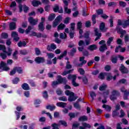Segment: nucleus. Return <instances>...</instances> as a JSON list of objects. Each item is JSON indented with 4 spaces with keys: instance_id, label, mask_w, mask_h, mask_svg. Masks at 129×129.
I'll return each mask as SVG.
<instances>
[{
    "instance_id": "nucleus-1",
    "label": "nucleus",
    "mask_w": 129,
    "mask_h": 129,
    "mask_svg": "<svg viewBox=\"0 0 129 129\" xmlns=\"http://www.w3.org/2000/svg\"><path fill=\"white\" fill-rule=\"evenodd\" d=\"M67 79L66 78L62 77L61 75H58L57 76V81H54L52 82L51 86L52 87L56 86V85H59V84H63L65 85L67 84Z\"/></svg>"
},
{
    "instance_id": "nucleus-2",
    "label": "nucleus",
    "mask_w": 129,
    "mask_h": 129,
    "mask_svg": "<svg viewBox=\"0 0 129 129\" xmlns=\"http://www.w3.org/2000/svg\"><path fill=\"white\" fill-rule=\"evenodd\" d=\"M30 37H37V38H44V39L47 38V35L45 34H42L41 33H37L36 32L32 31L31 34H29Z\"/></svg>"
},
{
    "instance_id": "nucleus-3",
    "label": "nucleus",
    "mask_w": 129,
    "mask_h": 129,
    "mask_svg": "<svg viewBox=\"0 0 129 129\" xmlns=\"http://www.w3.org/2000/svg\"><path fill=\"white\" fill-rule=\"evenodd\" d=\"M119 95V92L118 91L113 90L112 91V94L110 96V99L112 101H114V100H116L117 99V96Z\"/></svg>"
},
{
    "instance_id": "nucleus-4",
    "label": "nucleus",
    "mask_w": 129,
    "mask_h": 129,
    "mask_svg": "<svg viewBox=\"0 0 129 129\" xmlns=\"http://www.w3.org/2000/svg\"><path fill=\"white\" fill-rule=\"evenodd\" d=\"M11 69L10 67H8V64L7 62H5L4 61H1L0 62V70L3 71H9Z\"/></svg>"
},
{
    "instance_id": "nucleus-5",
    "label": "nucleus",
    "mask_w": 129,
    "mask_h": 129,
    "mask_svg": "<svg viewBox=\"0 0 129 129\" xmlns=\"http://www.w3.org/2000/svg\"><path fill=\"white\" fill-rule=\"evenodd\" d=\"M84 59H85V56L80 57L79 61L81 62L80 63L77 64L76 66H78V67H83V65H85V64L87 63V61Z\"/></svg>"
},
{
    "instance_id": "nucleus-6",
    "label": "nucleus",
    "mask_w": 129,
    "mask_h": 129,
    "mask_svg": "<svg viewBox=\"0 0 129 129\" xmlns=\"http://www.w3.org/2000/svg\"><path fill=\"white\" fill-rule=\"evenodd\" d=\"M38 19H35L32 17H30L28 18V22L31 26H36L38 24Z\"/></svg>"
},
{
    "instance_id": "nucleus-7",
    "label": "nucleus",
    "mask_w": 129,
    "mask_h": 129,
    "mask_svg": "<svg viewBox=\"0 0 129 129\" xmlns=\"http://www.w3.org/2000/svg\"><path fill=\"white\" fill-rule=\"evenodd\" d=\"M99 29L102 33H105L107 31V28L105 27V23L101 22L99 26Z\"/></svg>"
},
{
    "instance_id": "nucleus-8",
    "label": "nucleus",
    "mask_w": 129,
    "mask_h": 129,
    "mask_svg": "<svg viewBox=\"0 0 129 129\" xmlns=\"http://www.w3.org/2000/svg\"><path fill=\"white\" fill-rule=\"evenodd\" d=\"M119 71H120L122 74H127L128 73V69L124 67L123 64H121V66L119 69Z\"/></svg>"
},
{
    "instance_id": "nucleus-9",
    "label": "nucleus",
    "mask_w": 129,
    "mask_h": 129,
    "mask_svg": "<svg viewBox=\"0 0 129 129\" xmlns=\"http://www.w3.org/2000/svg\"><path fill=\"white\" fill-rule=\"evenodd\" d=\"M94 33H95V35L96 36L95 39V41H97L98 40H99V39H100V38H101V36H102V34H101V33H99V32L98 31V29L97 28H95L94 30Z\"/></svg>"
},
{
    "instance_id": "nucleus-10",
    "label": "nucleus",
    "mask_w": 129,
    "mask_h": 129,
    "mask_svg": "<svg viewBox=\"0 0 129 129\" xmlns=\"http://www.w3.org/2000/svg\"><path fill=\"white\" fill-rule=\"evenodd\" d=\"M34 61L37 64H41V63H45V58L43 57L37 56L35 58Z\"/></svg>"
},
{
    "instance_id": "nucleus-11",
    "label": "nucleus",
    "mask_w": 129,
    "mask_h": 129,
    "mask_svg": "<svg viewBox=\"0 0 129 129\" xmlns=\"http://www.w3.org/2000/svg\"><path fill=\"white\" fill-rule=\"evenodd\" d=\"M11 37L14 38V40L16 41V42H18L19 40H20V37H19V34L16 31H13L11 34Z\"/></svg>"
},
{
    "instance_id": "nucleus-12",
    "label": "nucleus",
    "mask_w": 129,
    "mask_h": 129,
    "mask_svg": "<svg viewBox=\"0 0 129 129\" xmlns=\"http://www.w3.org/2000/svg\"><path fill=\"white\" fill-rule=\"evenodd\" d=\"M77 98H78V97L75 96L74 93H72L71 95L69 97L68 100L70 102H72V101H75Z\"/></svg>"
},
{
    "instance_id": "nucleus-13",
    "label": "nucleus",
    "mask_w": 129,
    "mask_h": 129,
    "mask_svg": "<svg viewBox=\"0 0 129 129\" xmlns=\"http://www.w3.org/2000/svg\"><path fill=\"white\" fill-rule=\"evenodd\" d=\"M17 28V23L15 22H12L9 24V29L11 31H14Z\"/></svg>"
},
{
    "instance_id": "nucleus-14",
    "label": "nucleus",
    "mask_w": 129,
    "mask_h": 129,
    "mask_svg": "<svg viewBox=\"0 0 129 129\" xmlns=\"http://www.w3.org/2000/svg\"><path fill=\"white\" fill-rule=\"evenodd\" d=\"M55 49H57V46L54 43H51L50 45H47V50L48 51H52V50H55Z\"/></svg>"
},
{
    "instance_id": "nucleus-15",
    "label": "nucleus",
    "mask_w": 129,
    "mask_h": 129,
    "mask_svg": "<svg viewBox=\"0 0 129 129\" xmlns=\"http://www.w3.org/2000/svg\"><path fill=\"white\" fill-rule=\"evenodd\" d=\"M80 114L79 112L75 113L70 112L69 113V116H70V119H72V118H75L76 116H78Z\"/></svg>"
},
{
    "instance_id": "nucleus-16",
    "label": "nucleus",
    "mask_w": 129,
    "mask_h": 129,
    "mask_svg": "<svg viewBox=\"0 0 129 129\" xmlns=\"http://www.w3.org/2000/svg\"><path fill=\"white\" fill-rule=\"evenodd\" d=\"M77 52V48H73L71 50L70 52H68V54L69 56H71V57H74V56L75 55V53Z\"/></svg>"
},
{
    "instance_id": "nucleus-17",
    "label": "nucleus",
    "mask_w": 129,
    "mask_h": 129,
    "mask_svg": "<svg viewBox=\"0 0 129 129\" xmlns=\"http://www.w3.org/2000/svg\"><path fill=\"white\" fill-rule=\"evenodd\" d=\"M88 50H89L92 52V51H94L95 50H97V45L96 44H92L88 46Z\"/></svg>"
},
{
    "instance_id": "nucleus-18",
    "label": "nucleus",
    "mask_w": 129,
    "mask_h": 129,
    "mask_svg": "<svg viewBox=\"0 0 129 129\" xmlns=\"http://www.w3.org/2000/svg\"><path fill=\"white\" fill-rule=\"evenodd\" d=\"M66 105H67V103L65 102H59L56 103V106L58 107H61L62 108H65V107H66Z\"/></svg>"
},
{
    "instance_id": "nucleus-19",
    "label": "nucleus",
    "mask_w": 129,
    "mask_h": 129,
    "mask_svg": "<svg viewBox=\"0 0 129 129\" xmlns=\"http://www.w3.org/2000/svg\"><path fill=\"white\" fill-rule=\"evenodd\" d=\"M17 45L19 48H22L23 46L26 47L27 46V42L25 41H20L18 43Z\"/></svg>"
},
{
    "instance_id": "nucleus-20",
    "label": "nucleus",
    "mask_w": 129,
    "mask_h": 129,
    "mask_svg": "<svg viewBox=\"0 0 129 129\" xmlns=\"http://www.w3.org/2000/svg\"><path fill=\"white\" fill-rule=\"evenodd\" d=\"M100 52H104L105 50H107V46L106 44H103L102 46L99 47V49Z\"/></svg>"
},
{
    "instance_id": "nucleus-21",
    "label": "nucleus",
    "mask_w": 129,
    "mask_h": 129,
    "mask_svg": "<svg viewBox=\"0 0 129 129\" xmlns=\"http://www.w3.org/2000/svg\"><path fill=\"white\" fill-rule=\"evenodd\" d=\"M44 30H45L44 23H43V22H40L38 25V31H40V32H44Z\"/></svg>"
},
{
    "instance_id": "nucleus-22",
    "label": "nucleus",
    "mask_w": 129,
    "mask_h": 129,
    "mask_svg": "<svg viewBox=\"0 0 129 129\" xmlns=\"http://www.w3.org/2000/svg\"><path fill=\"white\" fill-rule=\"evenodd\" d=\"M24 90H30V86L27 83H23L21 86Z\"/></svg>"
},
{
    "instance_id": "nucleus-23",
    "label": "nucleus",
    "mask_w": 129,
    "mask_h": 129,
    "mask_svg": "<svg viewBox=\"0 0 129 129\" xmlns=\"http://www.w3.org/2000/svg\"><path fill=\"white\" fill-rule=\"evenodd\" d=\"M32 5L33 6V7H38V6H40V5H42V3H41V2L38 1L37 0H33L32 2Z\"/></svg>"
},
{
    "instance_id": "nucleus-24",
    "label": "nucleus",
    "mask_w": 129,
    "mask_h": 129,
    "mask_svg": "<svg viewBox=\"0 0 129 129\" xmlns=\"http://www.w3.org/2000/svg\"><path fill=\"white\" fill-rule=\"evenodd\" d=\"M15 71L18 73V74H23V69L20 67H15Z\"/></svg>"
},
{
    "instance_id": "nucleus-25",
    "label": "nucleus",
    "mask_w": 129,
    "mask_h": 129,
    "mask_svg": "<svg viewBox=\"0 0 129 129\" xmlns=\"http://www.w3.org/2000/svg\"><path fill=\"white\" fill-rule=\"evenodd\" d=\"M68 79L69 80H75V79H77V76H76V75H71L70 74L68 76Z\"/></svg>"
},
{
    "instance_id": "nucleus-26",
    "label": "nucleus",
    "mask_w": 129,
    "mask_h": 129,
    "mask_svg": "<svg viewBox=\"0 0 129 129\" xmlns=\"http://www.w3.org/2000/svg\"><path fill=\"white\" fill-rule=\"evenodd\" d=\"M55 18H56V15H55V14L52 13L49 15L48 20L50 22H51V21H53V20L55 19Z\"/></svg>"
},
{
    "instance_id": "nucleus-27",
    "label": "nucleus",
    "mask_w": 129,
    "mask_h": 129,
    "mask_svg": "<svg viewBox=\"0 0 129 129\" xmlns=\"http://www.w3.org/2000/svg\"><path fill=\"white\" fill-rule=\"evenodd\" d=\"M115 30L118 34L123 32V30H122V28H121V27H120V26H116L115 28Z\"/></svg>"
},
{
    "instance_id": "nucleus-28",
    "label": "nucleus",
    "mask_w": 129,
    "mask_h": 129,
    "mask_svg": "<svg viewBox=\"0 0 129 129\" xmlns=\"http://www.w3.org/2000/svg\"><path fill=\"white\" fill-rule=\"evenodd\" d=\"M46 108L47 109H49L50 111H53V110H54V109H56V106L55 105H48L46 106Z\"/></svg>"
},
{
    "instance_id": "nucleus-29",
    "label": "nucleus",
    "mask_w": 129,
    "mask_h": 129,
    "mask_svg": "<svg viewBox=\"0 0 129 129\" xmlns=\"http://www.w3.org/2000/svg\"><path fill=\"white\" fill-rule=\"evenodd\" d=\"M86 120H88V118L85 115L80 116L79 118V121H86Z\"/></svg>"
},
{
    "instance_id": "nucleus-30",
    "label": "nucleus",
    "mask_w": 129,
    "mask_h": 129,
    "mask_svg": "<svg viewBox=\"0 0 129 129\" xmlns=\"http://www.w3.org/2000/svg\"><path fill=\"white\" fill-rule=\"evenodd\" d=\"M74 107L79 110H81V106L78 103V102L74 103Z\"/></svg>"
},
{
    "instance_id": "nucleus-31",
    "label": "nucleus",
    "mask_w": 129,
    "mask_h": 129,
    "mask_svg": "<svg viewBox=\"0 0 129 129\" xmlns=\"http://www.w3.org/2000/svg\"><path fill=\"white\" fill-rule=\"evenodd\" d=\"M110 60L113 64H116L117 63V56L113 57V56H112Z\"/></svg>"
},
{
    "instance_id": "nucleus-32",
    "label": "nucleus",
    "mask_w": 129,
    "mask_h": 129,
    "mask_svg": "<svg viewBox=\"0 0 129 129\" xmlns=\"http://www.w3.org/2000/svg\"><path fill=\"white\" fill-rule=\"evenodd\" d=\"M66 27V25L63 23H60L57 27L58 31L60 30H64V28Z\"/></svg>"
},
{
    "instance_id": "nucleus-33",
    "label": "nucleus",
    "mask_w": 129,
    "mask_h": 129,
    "mask_svg": "<svg viewBox=\"0 0 129 129\" xmlns=\"http://www.w3.org/2000/svg\"><path fill=\"white\" fill-rule=\"evenodd\" d=\"M87 9L86 8H83L82 10V16L83 17H87L89 14L86 13Z\"/></svg>"
},
{
    "instance_id": "nucleus-34",
    "label": "nucleus",
    "mask_w": 129,
    "mask_h": 129,
    "mask_svg": "<svg viewBox=\"0 0 129 129\" xmlns=\"http://www.w3.org/2000/svg\"><path fill=\"white\" fill-rule=\"evenodd\" d=\"M103 108H105L106 110L108 111H110L111 110V107L108 105L104 104L102 106Z\"/></svg>"
},
{
    "instance_id": "nucleus-35",
    "label": "nucleus",
    "mask_w": 129,
    "mask_h": 129,
    "mask_svg": "<svg viewBox=\"0 0 129 129\" xmlns=\"http://www.w3.org/2000/svg\"><path fill=\"white\" fill-rule=\"evenodd\" d=\"M92 21L93 26H94V25L96 24V15L94 14L92 15Z\"/></svg>"
},
{
    "instance_id": "nucleus-36",
    "label": "nucleus",
    "mask_w": 129,
    "mask_h": 129,
    "mask_svg": "<svg viewBox=\"0 0 129 129\" xmlns=\"http://www.w3.org/2000/svg\"><path fill=\"white\" fill-rule=\"evenodd\" d=\"M58 123L61 124V125H63V126H67L68 125L67 124V122L65 120H60L58 121Z\"/></svg>"
},
{
    "instance_id": "nucleus-37",
    "label": "nucleus",
    "mask_w": 129,
    "mask_h": 129,
    "mask_svg": "<svg viewBox=\"0 0 129 129\" xmlns=\"http://www.w3.org/2000/svg\"><path fill=\"white\" fill-rule=\"evenodd\" d=\"M119 115V112H118L116 110H114L112 112V117H115L116 116H118Z\"/></svg>"
},
{
    "instance_id": "nucleus-38",
    "label": "nucleus",
    "mask_w": 129,
    "mask_h": 129,
    "mask_svg": "<svg viewBox=\"0 0 129 129\" xmlns=\"http://www.w3.org/2000/svg\"><path fill=\"white\" fill-rule=\"evenodd\" d=\"M107 88V85H102L99 87V89L100 91H104Z\"/></svg>"
},
{
    "instance_id": "nucleus-39",
    "label": "nucleus",
    "mask_w": 129,
    "mask_h": 129,
    "mask_svg": "<svg viewBox=\"0 0 129 129\" xmlns=\"http://www.w3.org/2000/svg\"><path fill=\"white\" fill-rule=\"evenodd\" d=\"M82 81L85 85H87V84H88V79H87V77H83L82 78Z\"/></svg>"
},
{
    "instance_id": "nucleus-40",
    "label": "nucleus",
    "mask_w": 129,
    "mask_h": 129,
    "mask_svg": "<svg viewBox=\"0 0 129 129\" xmlns=\"http://www.w3.org/2000/svg\"><path fill=\"white\" fill-rule=\"evenodd\" d=\"M109 21L110 23V28H112V27H113V17H112V16H110V19Z\"/></svg>"
},
{
    "instance_id": "nucleus-41",
    "label": "nucleus",
    "mask_w": 129,
    "mask_h": 129,
    "mask_svg": "<svg viewBox=\"0 0 129 129\" xmlns=\"http://www.w3.org/2000/svg\"><path fill=\"white\" fill-rule=\"evenodd\" d=\"M113 41V37H109L108 40L107 41V46H110V44H111V42H112Z\"/></svg>"
},
{
    "instance_id": "nucleus-42",
    "label": "nucleus",
    "mask_w": 129,
    "mask_h": 129,
    "mask_svg": "<svg viewBox=\"0 0 129 129\" xmlns=\"http://www.w3.org/2000/svg\"><path fill=\"white\" fill-rule=\"evenodd\" d=\"M108 7H109V8L111 7H116V3L114 2H110L108 3Z\"/></svg>"
},
{
    "instance_id": "nucleus-43",
    "label": "nucleus",
    "mask_w": 129,
    "mask_h": 129,
    "mask_svg": "<svg viewBox=\"0 0 129 129\" xmlns=\"http://www.w3.org/2000/svg\"><path fill=\"white\" fill-rule=\"evenodd\" d=\"M1 37L3 39H8L9 38V34L7 33L3 32L1 34Z\"/></svg>"
},
{
    "instance_id": "nucleus-44",
    "label": "nucleus",
    "mask_w": 129,
    "mask_h": 129,
    "mask_svg": "<svg viewBox=\"0 0 129 129\" xmlns=\"http://www.w3.org/2000/svg\"><path fill=\"white\" fill-rule=\"evenodd\" d=\"M17 55H18V50H15L13 54V59L14 60H17L18 59Z\"/></svg>"
},
{
    "instance_id": "nucleus-45",
    "label": "nucleus",
    "mask_w": 129,
    "mask_h": 129,
    "mask_svg": "<svg viewBox=\"0 0 129 129\" xmlns=\"http://www.w3.org/2000/svg\"><path fill=\"white\" fill-rule=\"evenodd\" d=\"M6 50L7 48L6 47V45L0 44V51H3V52L5 53Z\"/></svg>"
},
{
    "instance_id": "nucleus-46",
    "label": "nucleus",
    "mask_w": 129,
    "mask_h": 129,
    "mask_svg": "<svg viewBox=\"0 0 129 129\" xmlns=\"http://www.w3.org/2000/svg\"><path fill=\"white\" fill-rule=\"evenodd\" d=\"M72 84L74 87H77L79 86V84L76 83V79L72 80Z\"/></svg>"
},
{
    "instance_id": "nucleus-47",
    "label": "nucleus",
    "mask_w": 129,
    "mask_h": 129,
    "mask_svg": "<svg viewBox=\"0 0 129 129\" xmlns=\"http://www.w3.org/2000/svg\"><path fill=\"white\" fill-rule=\"evenodd\" d=\"M77 27L78 30L82 29V22L81 21H79L77 23Z\"/></svg>"
},
{
    "instance_id": "nucleus-48",
    "label": "nucleus",
    "mask_w": 129,
    "mask_h": 129,
    "mask_svg": "<svg viewBox=\"0 0 129 129\" xmlns=\"http://www.w3.org/2000/svg\"><path fill=\"white\" fill-rule=\"evenodd\" d=\"M121 92H123L124 94H129V92H127V90H125V88H124V87H122L120 89Z\"/></svg>"
},
{
    "instance_id": "nucleus-49",
    "label": "nucleus",
    "mask_w": 129,
    "mask_h": 129,
    "mask_svg": "<svg viewBox=\"0 0 129 129\" xmlns=\"http://www.w3.org/2000/svg\"><path fill=\"white\" fill-rule=\"evenodd\" d=\"M126 82V79H122L120 80L117 83V84H124Z\"/></svg>"
},
{
    "instance_id": "nucleus-50",
    "label": "nucleus",
    "mask_w": 129,
    "mask_h": 129,
    "mask_svg": "<svg viewBox=\"0 0 129 129\" xmlns=\"http://www.w3.org/2000/svg\"><path fill=\"white\" fill-rule=\"evenodd\" d=\"M19 81L20 79L18 77H16L14 80H13L12 82L13 84H18Z\"/></svg>"
},
{
    "instance_id": "nucleus-51",
    "label": "nucleus",
    "mask_w": 129,
    "mask_h": 129,
    "mask_svg": "<svg viewBox=\"0 0 129 129\" xmlns=\"http://www.w3.org/2000/svg\"><path fill=\"white\" fill-rule=\"evenodd\" d=\"M8 52L7 51V50H6V54H7L8 56H11V55H12V52L13 51V49H12V48L8 47Z\"/></svg>"
},
{
    "instance_id": "nucleus-52",
    "label": "nucleus",
    "mask_w": 129,
    "mask_h": 129,
    "mask_svg": "<svg viewBox=\"0 0 129 129\" xmlns=\"http://www.w3.org/2000/svg\"><path fill=\"white\" fill-rule=\"evenodd\" d=\"M59 38L60 39H66L67 38V34L65 33L64 34L61 33L59 34Z\"/></svg>"
},
{
    "instance_id": "nucleus-53",
    "label": "nucleus",
    "mask_w": 129,
    "mask_h": 129,
    "mask_svg": "<svg viewBox=\"0 0 129 129\" xmlns=\"http://www.w3.org/2000/svg\"><path fill=\"white\" fill-rule=\"evenodd\" d=\"M64 13L66 14H68V15H70L71 14V9H68V7H66L64 8Z\"/></svg>"
},
{
    "instance_id": "nucleus-54",
    "label": "nucleus",
    "mask_w": 129,
    "mask_h": 129,
    "mask_svg": "<svg viewBox=\"0 0 129 129\" xmlns=\"http://www.w3.org/2000/svg\"><path fill=\"white\" fill-rule=\"evenodd\" d=\"M54 20H55V21L57 22L58 23H60V22L62 21V16L61 15L58 16Z\"/></svg>"
},
{
    "instance_id": "nucleus-55",
    "label": "nucleus",
    "mask_w": 129,
    "mask_h": 129,
    "mask_svg": "<svg viewBox=\"0 0 129 129\" xmlns=\"http://www.w3.org/2000/svg\"><path fill=\"white\" fill-rule=\"evenodd\" d=\"M90 95L92 99V100L94 99V97H96V94H95V92L92 91L90 93Z\"/></svg>"
},
{
    "instance_id": "nucleus-56",
    "label": "nucleus",
    "mask_w": 129,
    "mask_h": 129,
    "mask_svg": "<svg viewBox=\"0 0 129 129\" xmlns=\"http://www.w3.org/2000/svg\"><path fill=\"white\" fill-rule=\"evenodd\" d=\"M78 72L81 75H84V74H85V71H84V69L83 68L79 69Z\"/></svg>"
},
{
    "instance_id": "nucleus-57",
    "label": "nucleus",
    "mask_w": 129,
    "mask_h": 129,
    "mask_svg": "<svg viewBox=\"0 0 129 129\" xmlns=\"http://www.w3.org/2000/svg\"><path fill=\"white\" fill-rule=\"evenodd\" d=\"M83 126H84L85 128L86 127H87V128H90L91 127V125H90V124H88L86 122H84L83 123Z\"/></svg>"
},
{
    "instance_id": "nucleus-58",
    "label": "nucleus",
    "mask_w": 129,
    "mask_h": 129,
    "mask_svg": "<svg viewBox=\"0 0 129 129\" xmlns=\"http://www.w3.org/2000/svg\"><path fill=\"white\" fill-rule=\"evenodd\" d=\"M32 30V27L31 26H29L27 29L25 30V34L26 35H28L30 32H31V30Z\"/></svg>"
},
{
    "instance_id": "nucleus-59",
    "label": "nucleus",
    "mask_w": 129,
    "mask_h": 129,
    "mask_svg": "<svg viewBox=\"0 0 129 129\" xmlns=\"http://www.w3.org/2000/svg\"><path fill=\"white\" fill-rule=\"evenodd\" d=\"M47 56L48 59H52V58H54L55 55H54V53H47Z\"/></svg>"
},
{
    "instance_id": "nucleus-60",
    "label": "nucleus",
    "mask_w": 129,
    "mask_h": 129,
    "mask_svg": "<svg viewBox=\"0 0 129 129\" xmlns=\"http://www.w3.org/2000/svg\"><path fill=\"white\" fill-rule=\"evenodd\" d=\"M97 15H103V10L100 9L99 10H97L96 11Z\"/></svg>"
},
{
    "instance_id": "nucleus-61",
    "label": "nucleus",
    "mask_w": 129,
    "mask_h": 129,
    "mask_svg": "<svg viewBox=\"0 0 129 129\" xmlns=\"http://www.w3.org/2000/svg\"><path fill=\"white\" fill-rule=\"evenodd\" d=\"M60 101H67V98L66 96H62L58 98Z\"/></svg>"
},
{
    "instance_id": "nucleus-62",
    "label": "nucleus",
    "mask_w": 129,
    "mask_h": 129,
    "mask_svg": "<svg viewBox=\"0 0 129 129\" xmlns=\"http://www.w3.org/2000/svg\"><path fill=\"white\" fill-rule=\"evenodd\" d=\"M20 53L21 55H27V54H28V51H27L26 50H21L20 51Z\"/></svg>"
},
{
    "instance_id": "nucleus-63",
    "label": "nucleus",
    "mask_w": 129,
    "mask_h": 129,
    "mask_svg": "<svg viewBox=\"0 0 129 129\" xmlns=\"http://www.w3.org/2000/svg\"><path fill=\"white\" fill-rule=\"evenodd\" d=\"M124 42L125 43H127V42H129V35L126 34L124 36Z\"/></svg>"
},
{
    "instance_id": "nucleus-64",
    "label": "nucleus",
    "mask_w": 129,
    "mask_h": 129,
    "mask_svg": "<svg viewBox=\"0 0 129 129\" xmlns=\"http://www.w3.org/2000/svg\"><path fill=\"white\" fill-rule=\"evenodd\" d=\"M123 26L124 27H127V26H129V19L124 22V23H123Z\"/></svg>"
}]
</instances>
